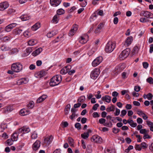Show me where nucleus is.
<instances>
[{"mask_svg": "<svg viewBox=\"0 0 153 153\" xmlns=\"http://www.w3.org/2000/svg\"><path fill=\"white\" fill-rule=\"evenodd\" d=\"M62 79V76L59 75H56L53 77L49 82L51 86H54L58 85L60 83Z\"/></svg>", "mask_w": 153, "mask_h": 153, "instance_id": "nucleus-1", "label": "nucleus"}, {"mask_svg": "<svg viewBox=\"0 0 153 153\" xmlns=\"http://www.w3.org/2000/svg\"><path fill=\"white\" fill-rule=\"evenodd\" d=\"M115 47V44L111 42H109L106 44L105 50L108 53L111 52L114 49Z\"/></svg>", "mask_w": 153, "mask_h": 153, "instance_id": "nucleus-2", "label": "nucleus"}, {"mask_svg": "<svg viewBox=\"0 0 153 153\" xmlns=\"http://www.w3.org/2000/svg\"><path fill=\"white\" fill-rule=\"evenodd\" d=\"M11 70L15 72H18L22 69V65L19 63H14L12 64Z\"/></svg>", "mask_w": 153, "mask_h": 153, "instance_id": "nucleus-3", "label": "nucleus"}, {"mask_svg": "<svg viewBox=\"0 0 153 153\" xmlns=\"http://www.w3.org/2000/svg\"><path fill=\"white\" fill-rule=\"evenodd\" d=\"M130 52L129 48H127L122 51L119 55V57L121 60H123L126 58L129 55Z\"/></svg>", "mask_w": 153, "mask_h": 153, "instance_id": "nucleus-4", "label": "nucleus"}, {"mask_svg": "<svg viewBox=\"0 0 153 153\" xmlns=\"http://www.w3.org/2000/svg\"><path fill=\"white\" fill-rule=\"evenodd\" d=\"M99 70L98 69H95L92 71L90 74L91 77L94 79H96L100 74Z\"/></svg>", "mask_w": 153, "mask_h": 153, "instance_id": "nucleus-5", "label": "nucleus"}, {"mask_svg": "<svg viewBox=\"0 0 153 153\" xmlns=\"http://www.w3.org/2000/svg\"><path fill=\"white\" fill-rule=\"evenodd\" d=\"M102 57L100 56L96 58L92 62V65L93 66L95 67L99 65L102 61Z\"/></svg>", "mask_w": 153, "mask_h": 153, "instance_id": "nucleus-6", "label": "nucleus"}, {"mask_svg": "<svg viewBox=\"0 0 153 153\" xmlns=\"http://www.w3.org/2000/svg\"><path fill=\"white\" fill-rule=\"evenodd\" d=\"M91 140L92 142H94L96 143H101L102 142V138L97 135H95L91 137Z\"/></svg>", "mask_w": 153, "mask_h": 153, "instance_id": "nucleus-7", "label": "nucleus"}, {"mask_svg": "<svg viewBox=\"0 0 153 153\" xmlns=\"http://www.w3.org/2000/svg\"><path fill=\"white\" fill-rule=\"evenodd\" d=\"M78 25L76 24H74L72 26V28L68 33L70 36H72L76 33L78 30Z\"/></svg>", "mask_w": 153, "mask_h": 153, "instance_id": "nucleus-8", "label": "nucleus"}, {"mask_svg": "<svg viewBox=\"0 0 153 153\" xmlns=\"http://www.w3.org/2000/svg\"><path fill=\"white\" fill-rule=\"evenodd\" d=\"M47 73L44 70H42L36 73L35 74V77H42L47 74Z\"/></svg>", "mask_w": 153, "mask_h": 153, "instance_id": "nucleus-9", "label": "nucleus"}, {"mask_svg": "<svg viewBox=\"0 0 153 153\" xmlns=\"http://www.w3.org/2000/svg\"><path fill=\"white\" fill-rule=\"evenodd\" d=\"M40 142L39 140H37L33 145L32 148L35 151L37 150L40 146Z\"/></svg>", "mask_w": 153, "mask_h": 153, "instance_id": "nucleus-10", "label": "nucleus"}, {"mask_svg": "<svg viewBox=\"0 0 153 153\" xmlns=\"http://www.w3.org/2000/svg\"><path fill=\"white\" fill-rule=\"evenodd\" d=\"M61 0H50V3L52 6L56 7L61 3Z\"/></svg>", "mask_w": 153, "mask_h": 153, "instance_id": "nucleus-11", "label": "nucleus"}, {"mask_svg": "<svg viewBox=\"0 0 153 153\" xmlns=\"http://www.w3.org/2000/svg\"><path fill=\"white\" fill-rule=\"evenodd\" d=\"M9 4L7 2H3L0 3V10L3 11L7 8Z\"/></svg>", "mask_w": 153, "mask_h": 153, "instance_id": "nucleus-12", "label": "nucleus"}, {"mask_svg": "<svg viewBox=\"0 0 153 153\" xmlns=\"http://www.w3.org/2000/svg\"><path fill=\"white\" fill-rule=\"evenodd\" d=\"M125 64L123 63L120 64L118 66H117L115 69L116 72L117 73L120 71H122L125 68Z\"/></svg>", "mask_w": 153, "mask_h": 153, "instance_id": "nucleus-13", "label": "nucleus"}, {"mask_svg": "<svg viewBox=\"0 0 153 153\" xmlns=\"http://www.w3.org/2000/svg\"><path fill=\"white\" fill-rule=\"evenodd\" d=\"M30 131V129L28 127L24 126L19 128L18 131L19 133L23 132L24 133H26Z\"/></svg>", "mask_w": 153, "mask_h": 153, "instance_id": "nucleus-14", "label": "nucleus"}, {"mask_svg": "<svg viewBox=\"0 0 153 153\" xmlns=\"http://www.w3.org/2000/svg\"><path fill=\"white\" fill-rule=\"evenodd\" d=\"M91 132L92 131L90 129H88L87 132H84L81 134V137L84 139H86L88 138L89 136V133Z\"/></svg>", "mask_w": 153, "mask_h": 153, "instance_id": "nucleus-15", "label": "nucleus"}, {"mask_svg": "<svg viewBox=\"0 0 153 153\" xmlns=\"http://www.w3.org/2000/svg\"><path fill=\"white\" fill-rule=\"evenodd\" d=\"M143 13V16L148 18H153V14L148 11H144Z\"/></svg>", "mask_w": 153, "mask_h": 153, "instance_id": "nucleus-16", "label": "nucleus"}, {"mask_svg": "<svg viewBox=\"0 0 153 153\" xmlns=\"http://www.w3.org/2000/svg\"><path fill=\"white\" fill-rule=\"evenodd\" d=\"M101 99L103 101H105L107 103H109L111 101V97L108 95H106L102 97Z\"/></svg>", "mask_w": 153, "mask_h": 153, "instance_id": "nucleus-17", "label": "nucleus"}, {"mask_svg": "<svg viewBox=\"0 0 153 153\" xmlns=\"http://www.w3.org/2000/svg\"><path fill=\"white\" fill-rule=\"evenodd\" d=\"M47 97V95H43L39 97L36 100L37 103H40L43 101Z\"/></svg>", "mask_w": 153, "mask_h": 153, "instance_id": "nucleus-18", "label": "nucleus"}, {"mask_svg": "<svg viewBox=\"0 0 153 153\" xmlns=\"http://www.w3.org/2000/svg\"><path fill=\"white\" fill-rule=\"evenodd\" d=\"M133 40V38L132 37H128L125 41V45L127 46H128L131 44Z\"/></svg>", "mask_w": 153, "mask_h": 153, "instance_id": "nucleus-19", "label": "nucleus"}, {"mask_svg": "<svg viewBox=\"0 0 153 153\" xmlns=\"http://www.w3.org/2000/svg\"><path fill=\"white\" fill-rule=\"evenodd\" d=\"M42 51V48H39L33 51L32 52V54L33 56H35L39 54Z\"/></svg>", "mask_w": 153, "mask_h": 153, "instance_id": "nucleus-20", "label": "nucleus"}, {"mask_svg": "<svg viewBox=\"0 0 153 153\" xmlns=\"http://www.w3.org/2000/svg\"><path fill=\"white\" fill-rule=\"evenodd\" d=\"M29 112V110H27L25 109H23L20 111L19 114L22 116H25L29 114L30 113Z\"/></svg>", "mask_w": 153, "mask_h": 153, "instance_id": "nucleus-21", "label": "nucleus"}, {"mask_svg": "<svg viewBox=\"0 0 153 153\" xmlns=\"http://www.w3.org/2000/svg\"><path fill=\"white\" fill-rule=\"evenodd\" d=\"M13 31V34L15 35H19L22 33V30L20 28H17L14 29Z\"/></svg>", "mask_w": 153, "mask_h": 153, "instance_id": "nucleus-22", "label": "nucleus"}, {"mask_svg": "<svg viewBox=\"0 0 153 153\" xmlns=\"http://www.w3.org/2000/svg\"><path fill=\"white\" fill-rule=\"evenodd\" d=\"M40 27V23L38 22L36 23L31 27V29L33 31H35Z\"/></svg>", "mask_w": 153, "mask_h": 153, "instance_id": "nucleus-23", "label": "nucleus"}, {"mask_svg": "<svg viewBox=\"0 0 153 153\" xmlns=\"http://www.w3.org/2000/svg\"><path fill=\"white\" fill-rule=\"evenodd\" d=\"M18 135L16 133H14L13 134L11 137V139L13 141H16L17 140Z\"/></svg>", "mask_w": 153, "mask_h": 153, "instance_id": "nucleus-24", "label": "nucleus"}, {"mask_svg": "<svg viewBox=\"0 0 153 153\" xmlns=\"http://www.w3.org/2000/svg\"><path fill=\"white\" fill-rule=\"evenodd\" d=\"M59 16L56 15L53 17V19L51 20V22L55 24L57 23L58 22L59 20Z\"/></svg>", "mask_w": 153, "mask_h": 153, "instance_id": "nucleus-25", "label": "nucleus"}, {"mask_svg": "<svg viewBox=\"0 0 153 153\" xmlns=\"http://www.w3.org/2000/svg\"><path fill=\"white\" fill-rule=\"evenodd\" d=\"M20 18L22 21H26L29 20L30 18V16L26 14L23 15L21 16Z\"/></svg>", "mask_w": 153, "mask_h": 153, "instance_id": "nucleus-26", "label": "nucleus"}, {"mask_svg": "<svg viewBox=\"0 0 153 153\" xmlns=\"http://www.w3.org/2000/svg\"><path fill=\"white\" fill-rule=\"evenodd\" d=\"M19 52V50L16 48H14L10 50L9 53L10 55L16 54Z\"/></svg>", "mask_w": 153, "mask_h": 153, "instance_id": "nucleus-27", "label": "nucleus"}, {"mask_svg": "<svg viewBox=\"0 0 153 153\" xmlns=\"http://www.w3.org/2000/svg\"><path fill=\"white\" fill-rule=\"evenodd\" d=\"M65 13V11L62 8L58 9L56 11V13L57 15H59L63 14Z\"/></svg>", "mask_w": 153, "mask_h": 153, "instance_id": "nucleus-28", "label": "nucleus"}, {"mask_svg": "<svg viewBox=\"0 0 153 153\" xmlns=\"http://www.w3.org/2000/svg\"><path fill=\"white\" fill-rule=\"evenodd\" d=\"M13 110V106L9 105L7 107L6 109L4 110V112L5 113H7Z\"/></svg>", "mask_w": 153, "mask_h": 153, "instance_id": "nucleus-29", "label": "nucleus"}, {"mask_svg": "<svg viewBox=\"0 0 153 153\" xmlns=\"http://www.w3.org/2000/svg\"><path fill=\"white\" fill-rule=\"evenodd\" d=\"M34 106V102L33 101H30L29 104L27 105V107L28 109H30L32 108Z\"/></svg>", "mask_w": 153, "mask_h": 153, "instance_id": "nucleus-30", "label": "nucleus"}, {"mask_svg": "<svg viewBox=\"0 0 153 153\" xmlns=\"http://www.w3.org/2000/svg\"><path fill=\"white\" fill-rule=\"evenodd\" d=\"M147 124L150 128L151 131H153V123L149 121H146Z\"/></svg>", "mask_w": 153, "mask_h": 153, "instance_id": "nucleus-31", "label": "nucleus"}, {"mask_svg": "<svg viewBox=\"0 0 153 153\" xmlns=\"http://www.w3.org/2000/svg\"><path fill=\"white\" fill-rule=\"evenodd\" d=\"M37 42L36 40H35L34 39H32L28 41V44L29 45L32 46L36 44Z\"/></svg>", "mask_w": 153, "mask_h": 153, "instance_id": "nucleus-32", "label": "nucleus"}, {"mask_svg": "<svg viewBox=\"0 0 153 153\" xmlns=\"http://www.w3.org/2000/svg\"><path fill=\"white\" fill-rule=\"evenodd\" d=\"M114 109L115 106L114 105H112L111 106L107 108L106 110L107 112H109L110 111H114Z\"/></svg>", "mask_w": 153, "mask_h": 153, "instance_id": "nucleus-33", "label": "nucleus"}, {"mask_svg": "<svg viewBox=\"0 0 153 153\" xmlns=\"http://www.w3.org/2000/svg\"><path fill=\"white\" fill-rule=\"evenodd\" d=\"M27 81L25 79H22L18 80V83L19 85H22L25 84L27 83Z\"/></svg>", "mask_w": 153, "mask_h": 153, "instance_id": "nucleus-34", "label": "nucleus"}, {"mask_svg": "<svg viewBox=\"0 0 153 153\" xmlns=\"http://www.w3.org/2000/svg\"><path fill=\"white\" fill-rule=\"evenodd\" d=\"M68 141L71 146H74V140L71 137H68Z\"/></svg>", "mask_w": 153, "mask_h": 153, "instance_id": "nucleus-35", "label": "nucleus"}, {"mask_svg": "<svg viewBox=\"0 0 153 153\" xmlns=\"http://www.w3.org/2000/svg\"><path fill=\"white\" fill-rule=\"evenodd\" d=\"M12 39V37L10 36H6L2 38V39L4 42H6Z\"/></svg>", "mask_w": 153, "mask_h": 153, "instance_id": "nucleus-36", "label": "nucleus"}, {"mask_svg": "<svg viewBox=\"0 0 153 153\" xmlns=\"http://www.w3.org/2000/svg\"><path fill=\"white\" fill-rule=\"evenodd\" d=\"M56 33L57 32L56 31H53L51 32H49V33H48V38H51L54 36Z\"/></svg>", "mask_w": 153, "mask_h": 153, "instance_id": "nucleus-37", "label": "nucleus"}, {"mask_svg": "<svg viewBox=\"0 0 153 153\" xmlns=\"http://www.w3.org/2000/svg\"><path fill=\"white\" fill-rule=\"evenodd\" d=\"M138 51V48L137 46H135L134 47L133 50L132 51V53L133 54L137 53Z\"/></svg>", "mask_w": 153, "mask_h": 153, "instance_id": "nucleus-38", "label": "nucleus"}, {"mask_svg": "<svg viewBox=\"0 0 153 153\" xmlns=\"http://www.w3.org/2000/svg\"><path fill=\"white\" fill-rule=\"evenodd\" d=\"M67 73L66 67H64L60 71V73L62 74H65Z\"/></svg>", "mask_w": 153, "mask_h": 153, "instance_id": "nucleus-39", "label": "nucleus"}, {"mask_svg": "<svg viewBox=\"0 0 153 153\" xmlns=\"http://www.w3.org/2000/svg\"><path fill=\"white\" fill-rule=\"evenodd\" d=\"M85 100V96H82L80 97L78 100V102L81 104L82 102H83Z\"/></svg>", "mask_w": 153, "mask_h": 153, "instance_id": "nucleus-40", "label": "nucleus"}, {"mask_svg": "<svg viewBox=\"0 0 153 153\" xmlns=\"http://www.w3.org/2000/svg\"><path fill=\"white\" fill-rule=\"evenodd\" d=\"M23 35L25 37L27 38L30 36V33L27 30L25 31L23 33Z\"/></svg>", "mask_w": 153, "mask_h": 153, "instance_id": "nucleus-41", "label": "nucleus"}, {"mask_svg": "<svg viewBox=\"0 0 153 153\" xmlns=\"http://www.w3.org/2000/svg\"><path fill=\"white\" fill-rule=\"evenodd\" d=\"M81 39L79 40V42L82 44H85L87 42V40L85 39V38L82 36L80 37Z\"/></svg>", "mask_w": 153, "mask_h": 153, "instance_id": "nucleus-42", "label": "nucleus"}, {"mask_svg": "<svg viewBox=\"0 0 153 153\" xmlns=\"http://www.w3.org/2000/svg\"><path fill=\"white\" fill-rule=\"evenodd\" d=\"M75 127L77 128L78 130H79L81 128V125L79 123H77L75 124Z\"/></svg>", "mask_w": 153, "mask_h": 153, "instance_id": "nucleus-43", "label": "nucleus"}, {"mask_svg": "<svg viewBox=\"0 0 153 153\" xmlns=\"http://www.w3.org/2000/svg\"><path fill=\"white\" fill-rule=\"evenodd\" d=\"M1 50L3 51H6L8 50V48L7 46L4 45H1Z\"/></svg>", "mask_w": 153, "mask_h": 153, "instance_id": "nucleus-44", "label": "nucleus"}, {"mask_svg": "<svg viewBox=\"0 0 153 153\" xmlns=\"http://www.w3.org/2000/svg\"><path fill=\"white\" fill-rule=\"evenodd\" d=\"M146 81L150 84H153V79L152 77H149L146 79Z\"/></svg>", "mask_w": 153, "mask_h": 153, "instance_id": "nucleus-45", "label": "nucleus"}, {"mask_svg": "<svg viewBox=\"0 0 153 153\" xmlns=\"http://www.w3.org/2000/svg\"><path fill=\"white\" fill-rule=\"evenodd\" d=\"M32 51L33 49H32V47H29L26 49V51L28 53V54H29Z\"/></svg>", "mask_w": 153, "mask_h": 153, "instance_id": "nucleus-46", "label": "nucleus"}, {"mask_svg": "<svg viewBox=\"0 0 153 153\" xmlns=\"http://www.w3.org/2000/svg\"><path fill=\"white\" fill-rule=\"evenodd\" d=\"M141 146L143 149H146L147 147L146 144L145 142H142L141 144Z\"/></svg>", "mask_w": 153, "mask_h": 153, "instance_id": "nucleus-47", "label": "nucleus"}, {"mask_svg": "<svg viewBox=\"0 0 153 153\" xmlns=\"http://www.w3.org/2000/svg\"><path fill=\"white\" fill-rule=\"evenodd\" d=\"M140 133L145 134H147V131L145 129H141L140 131Z\"/></svg>", "mask_w": 153, "mask_h": 153, "instance_id": "nucleus-48", "label": "nucleus"}, {"mask_svg": "<svg viewBox=\"0 0 153 153\" xmlns=\"http://www.w3.org/2000/svg\"><path fill=\"white\" fill-rule=\"evenodd\" d=\"M53 139V136L52 135H50L48 137V145L51 143Z\"/></svg>", "mask_w": 153, "mask_h": 153, "instance_id": "nucleus-49", "label": "nucleus"}, {"mask_svg": "<svg viewBox=\"0 0 153 153\" xmlns=\"http://www.w3.org/2000/svg\"><path fill=\"white\" fill-rule=\"evenodd\" d=\"M106 120L105 119L103 118L100 119L99 120V123L101 124H103L105 123Z\"/></svg>", "mask_w": 153, "mask_h": 153, "instance_id": "nucleus-50", "label": "nucleus"}, {"mask_svg": "<svg viewBox=\"0 0 153 153\" xmlns=\"http://www.w3.org/2000/svg\"><path fill=\"white\" fill-rule=\"evenodd\" d=\"M147 97L148 100H151L152 99L153 95L151 93H149L147 95Z\"/></svg>", "mask_w": 153, "mask_h": 153, "instance_id": "nucleus-51", "label": "nucleus"}, {"mask_svg": "<svg viewBox=\"0 0 153 153\" xmlns=\"http://www.w3.org/2000/svg\"><path fill=\"white\" fill-rule=\"evenodd\" d=\"M120 112V110L117 108H116L115 113H114V115L115 116H118L119 115Z\"/></svg>", "mask_w": 153, "mask_h": 153, "instance_id": "nucleus-52", "label": "nucleus"}, {"mask_svg": "<svg viewBox=\"0 0 153 153\" xmlns=\"http://www.w3.org/2000/svg\"><path fill=\"white\" fill-rule=\"evenodd\" d=\"M126 111L125 110H123L121 111V114L120 116L122 117H123V116H125L126 114Z\"/></svg>", "mask_w": 153, "mask_h": 153, "instance_id": "nucleus-53", "label": "nucleus"}, {"mask_svg": "<svg viewBox=\"0 0 153 153\" xmlns=\"http://www.w3.org/2000/svg\"><path fill=\"white\" fill-rule=\"evenodd\" d=\"M15 10L12 8H10L7 11V13L9 14H11L12 13L15 12Z\"/></svg>", "mask_w": 153, "mask_h": 153, "instance_id": "nucleus-54", "label": "nucleus"}, {"mask_svg": "<svg viewBox=\"0 0 153 153\" xmlns=\"http://www.w3.org/2000/svg\"><path fill=\"white\" fill-rule=\"evenodd\" d=\"M143 65L144 68L146 69L148 67L149 64L147 62H143Z\"/></svg>", "mask_w": 153, "mask_h": 153, "instance_id": "nucleus-55", "label": "nucleus"}, {"mask_svg": "<svg viewBox=\"0 0 153 153\" xmlns=\"http://www.w3.org/2000/svg\"><path fill=\"white\" fill-rule=\"evenodd\" d=\"M99 106V104L97 103L93 105L92 107V109L94 111H96L97 109V108Z\"/></svg>", "mask_w": 153, "mask_h": 153, "instance_id": "nucleus-56", "label": "nucleus"}, {"mask_svg": "<svg viewBox=\"0 0 153 153\" xmlns=\"http://www.w3.org/2000/svg\"><path fill=\"white\" fill-rule=\"evenodd\" d=\"M135 148L136 150L140 151L141 149V146L140 145L136 144Z\"/></svg>", "mask_w": 153, "mask_h": 153, "instance_id": "nucleus-57", "label": "nucleus"}, {"mask_svg": "<svg viewBox=\"0 0 153 153\" xmlns=\"http://www.w3.org/2000/svg\"><path fill=\"white\" fill-rule=\"evenodd\" d=\"M37 137V134L35 133H32L31 136V138L32 139H35Z\"/></svg>", "mask_w": 153, "mask_h": 153, "instance_id": "nucleus-58", "label": "nucleus"}, {"mask_svg": "<svg viewBox=\"0 0 153 153\" xmlns=\"http://www.w3.org/2000/svg\"><path fill=\"white\" fill-rule=\"evenodd\" d=\"M72 114L70 115L69 117V118L71 120H73L75 117L76 116V113H72Z\"/></svg>", "mask_w": 153, "mask_h": 153, "instance_id": "nucleus-59", "label": "nucleus"}, {"mask_svg": "<svg viewBox=\"0 0 153 153\" xmlns=\"http://www.w3.org/2000/svg\"><path fill=\"white\" fill-rule=\"evenodd\" d=\"M140 89V87L139 86H135L134 87V90L137 92H138Z\"/></svg>", "mask_w": 153, "mask_h": 153, "instance_id": "nucleus-60", "label": "nucleus"}, {"mask_svg": "<svg viewBox=\"0 0 153 153\" xmlns=\"http://www.w3.org/2000/svg\"><path fill=\"white\" fill-rule=\"evenodd\" d=\"M17 25V24L16 23H13L8 25L9 27L12 29L14 27H16Z\"/></svg>", "mask_w": 153, "mask_h": 153, "instance_id": "nucleus-61", "label": "nucleus"}, {"mask_svg": "<svg viewBox=\"0 0 153 153\" xmlns=\"http://www.w3.org/2000/svg\"><path fill=\"white\" fill-rule=\"evenodd\" d=\"M5 30L7 32H10L11 30V28L8 25L7 26L5 29Z\"/></svg>", "mask_w": 153, "mask_h": 153, "instance_id": "nucleus-62", "label": "nucleus"}, {"mask_svg": "<svg viewBox=\"0 0 153 153\" xmlns=\"http://www.w3.org/2000/svg\"><path fill=\"white\" fill-rule=\"evenodd\" d=\"M81 104L78 102V103L75 104L74 105V108H76L79 107L81 105Z\"/></svg>", "mask_w": 153, "mask_h": 153, "instance_id": "nucleus-63", "label": "nucleus"}, {"mask_svg": "<svg viewBox=\"0 0 153 153\" xmlns=\"http://www.w3.org/2000/svg\"><path fill=\"white\" fill-rule=\"evenodd\" d=\"M76 9V8L75 6L72 7L70 10H68V13H71L74 11Z\"/></svg>", "mask_w": 153, "mask_h": 153, "instance_id": "nucleus-64", "label": "nucleus"}]
</instances>
